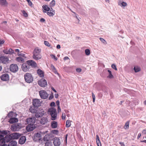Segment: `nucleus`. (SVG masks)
<instances>
[{
  "mask_svg": "<svg viewBox=\"0 0 146 146\" xmlns=\"http://www.w3.org/2000/svg\"><path fill=\"white\" fill-rule=\"evenodd\" d=\"M36 66V64L35 61L33 60H29L22 65L21 69L23 71L26 72L29 70L31 66L35 67Z\"/></svg>",
  "mask_w": 146,
  "mask_h": 146,
  "instance_id": "f257e3e1",
  "label": "nucleus"
},
{
  "mask_svg": "<svg viewBox=\"0 0 146 146\" xmlns=\"http://www.w3.org/2000/svg\"><path fill=\"white\" fill-rule=\"evenodd\" d=\"M41 50L36 47L35 48L33 52V58L35 60H38L41 59L42 56L40 54Z\"/></svg>",
  "mask_w": 146,
  "mask_h": 146,
  "instance_id": "f03ea898",
  "label": "nucleus"
},
{
  "mask_svg": "<svg viewBox=\"0 0 146 146\" xmlns=\"http://www.w3.org/2000/svg\"><path fill=\"white\" fill-rule=\"evenodd\" d=\"M48 113L50 115L52 120H54L56 119L57 116V113L56 110L55 108H49L48 110Z\"/></svg>",
  "mask_w": 146,
  "mask_h": 146,
  "instance_id": "7ed1b4c3",
  "label": "nucleus"
},
{
  "mask_svg": "<svg viewBox=\"0 0 146 146\" xmlns=\"http://www.w3.org/2000/svg\"><path fill=\"white\" fill-rule=\"evenodd\" d=\"M17 114L11 111L8 114V116L9 117H11L9 120V122L11 123H13L15 122H17L18 121V119L16 117H12L13 116H15Z\"/></svg>",
  "mask_w": 146,
  "mask_h": 146,
  "instance_id": "20e7f679",
  "label": "nucleus"
},
{
  "mask_svg": "<svg viewBox=\"0 0 146 146\" xmlns=\"http://www.w3.org/2000/svg\"><path fill=\"white\" fill-rule=\"evenodd\" d=\"M25 80L28 83L32 82L33 81V78L32 75L29 73H27L24 75Z\"/></svg>",
  "mask_w": 146,
  "mask_h": 146,
  "instance_id": "39448f33",
  "label": "nucleus"
},
{
  "mask_svg": "<svg viewBox=\"0 0 146 146\" xmlns=\"http://www.w3.org/2000/svg\"><path fill=\"white\" fill-rule=\"evenodd\" d=\"M40 97L43 99H46L48 96V94L44 90H40L39 92Z\"/></svg>",
  "mask_w": 146,
  "mask_h": 146,
  "instance_id": "423d86ee",
  "label": "nucleus"
},
{
  "mask_svg": "<svg viewBox=\"0 0 146 146\" xmlns=\"http://www.w3.org/2000/svg\"><path fill=\"white\" fill-rule=\"evenodd\" d=\"M10 69L11 71L15 73L18 71V67L16 64H13L10 66Z\"/></svg>",
  "mask_w": 146,
  "mask_h": 146,
  "instance_id": "0eeeda50",
  "label": "nucleus"
},
{
  "mask_svg": "<svg viewBox=\"0 0 146 146\" xmlns=\"http://www.w3.org/2000/svg\"><path fill=\"white\" fill-rule=\"evenodd\" d=\"M35 117H33L26 119V122L28 124H34L35 123Z\"/></svg>",
  "mask_w": 146,
  "mask_h": 146,
  "instance_id": "6e6552de",
  "label": "nucleus"
},
{
  "mask_svg": "<svg viewBox=\"0 0 146 146\" xmlns=\"http://www.w3.org/2000/svg\"><path fill=\"white\" fill-rule=\"evenodd\" d=\"M39 85L41 87H45L47 85L46 80L43 79H42L38 82Z\"/></svg>",
  "mask_w": 146,
  "mask_h": 146,
  "instance_id": "1a4fd4ad",
  "label": "nucleus"
},
{
  "mask_svg": "<svg viewBox=\"0 0 146 146\" xmlns=\"http://www.w3.org/2000/svg\"><path fill=\"white\" fill-rule=\"evenodd\" d=\"M33 104L35 107H38L40 106L41 102L38 99H34L33 101Z\"/></svg>",
  "mask_w": 146,
  "mask_h": 146,
  "instance_id": "9d476101",
  "label": "nucleus"
},
{
  "mask_svg": "<svg viewBox=\"0 0 146 146\" xmlns=\"http://www.w3.org/2000/svg\"><path fill=\"white\" fill-rule=\"evenodd\" d=\"M12 139H18L21 136L20 135L16 133H14L10 135Z\"/></svg>",
  "mask_w": 146,
  "mask_h": 146,
  "instance_id": "9b49d317",
  "label": "nucleus"
},
{
  "mask_svg": "<svg viewBox=\"0 0 146 146\" xmlns=\"http://www.w3.org/2000/svg\"><path fill=\"white\" fill-rule=\"evenodd\" d=\"M35 128V126L34 124H28L26 126V129L28 131H30L33 130Z\"/></svg>",
  "mask_w": 146,
  "mask_h": 146,
  "instance_id": "f8f14e48",
  "label": "nucleus"
},
{
  "mask_svg": "<svg viewBox=\"0 0 146 146\" xmlns=\"http://www.w3.org/2000/svg\"><path fill=\"white\" fill-rule=\"evenodd\" d=\"M12 139L10 135H7L4 137V139L1 141L2 142L8 143Z\"/></svg>",
  "mask_w": 146,
  "mask_h": 146,
  "instance_id": "ddd939ff",
  "label": "nucleus"
},
{
  "mask_svg": "<svg viewBox=\"0 0 146 146\" xmlns=\"http://www.w3.org/2000/svg\"><path fill=\"white\" fill-rule=\"evenodd\" d=\"M0 77L1 80L4 81H8L9 79V75L6 73L3 74Z\"/></svg>",
  "mask_w": 146,
  "mask_h": 146,
  "instance_id": "4468645a",
  "label": "nucleus"
},
{
  "mask_svg": "<svg viewBox=\"0 0 146 146\" xmlns=\"http://www.w3.org/2000/svg\"><path fill=\"white\" fill-rule=\"evenodd\" d=\"M8 60V58L7 57L2 56L0 57V63L6 64Z\"/></svg>",
  "mask_w": 146,
  "mask_h": 146,
  "instance_id": "2eb2a0df",
  "label": "nucleus"
},
{
  "mask_svg": "<svg viewBox=\"0 0 146 146\" xmlns=\"http://www.w3.org/2000/svg\"><path fill=\"white\" fill-rule=\"evenodd\" d=\"M53 143L54 146H59L60 144V139L57 137L54 138Z\"/></svg>",
  "mask_w": 146,
  "mask_h": 146,
  "instance_id": "dca6fc26",
  "label": "nucleus"
},
{
  "mask_svg": "<svg viewBox=\"0 0 146 146\" xmlns=\"http://www.w3.org/2000/svg\"><path fill=\"white\" fill-rule=\"evenodd\" d=\"M3 52L6 54H11L14 53V51L11 48L6 49L3 50Z\"/></svg>",
  "mask_w": 146,
  "mask_h": 146,
  "instance_id": "f3484780",
  "label": "nucleus"
},
{
  "mask_svg": "<svg viewBox=\"0 0 146 146\" xmlns=\"http://www.w3.org/2000/svg\"><path fill=\"white\" fill-rule=\"evenodd\" d=\"M41 137V135L40 133H37L35 134L33 137V140L35 141H37L40 139Z\"/></svg>",
  "mask_w": 146,
  "mask_h": 146,
  "instance_id": "a211bd4d",
  "label": "nucleus"
},
{
  "mask_svg": "<svg viewBox=\"0 0 146 146\" xmlns=\"http://www.w3.org/2000/svg\"><path fill=\"white\" fill-rule=\"evenodd\" d=\"M21 124H19L15 125V126H12L11 129L13 131H17L21 129Z\"/></svg>",
  "mask_w": 146,
  "mask_h": 146,
  "instance_id": "6ab92c4d",
  "label": "nucleus"
},
{
  "mask_svg": "<svg viewBox=\"0 0 146 146\" xmlns=\"http://www.w3.org/2000/svg\"><path fill=\"white\" fill-rule=\"evenodd\" d=\"M55 13L54 10H53L52 8H51L49 11H48L47 12V14L49 16H53L54 15Z\"/></svg>",
  "mask_w": 146,
  "mask_h": 146,
  "instance_id": "aec40b11",
  "label": "nucleus"
},
{
  "mask_svg": "<svg viewBox=\"0 0 146 146\" xmlns=\"http://www.w3.org/2000/svg\"><path fill=\"white\" fill-rule=\"evenodd\" d=\"M26 140V137L25 136H22L19 140V143L20 144H23L25 142Z\"/></svg>",
  "mask_w": 146,
  "mask_h": 146,
  "instance_id": "412c9836",
  "label": "nucleus"
},
{
  "mask_svg": "<svg viewBox=\"0 0 146 146\" xmlns=\"http://www.w3.org/2000/svg\"><path fill=\"white\" fill-rule=\"evenodd\" d=\"M48 121V119L46 117H43L41 118L40 122L42 124L44 125Z\"/></svg>",
  "mask_w": 146,
  "mask_h": 146,
  "instance_id": "4be33fe9",
  "label": "nucleus"
},
{
  "mask_svg": "<svg viewBox=\"0 0 146 146\" xmlns=\"http://www.w3.org/2000/svg\"><path fill=\"white\" fill-rule=\"evenodd\" d=\"M42 8L44 9L43 12L44 13H46V11H49L50 9L48 6L46 5H43Z\"/></svg>",
  "mask_w": 146,
  "mask_h": 146,
  "instance_id": "5701e85b",
  "label": "nucleus"
},
{
  "mask_svg": "<svg viewBox=\"0 0 146 146\" xmlns=\"http://www.w3.org/2000/svg\"><path fill=\"white\" fill-rule=\"evenodd\" d=\"M44 114V113L41 112H36L35 116L36 118H39L42 116Z\"/></svg>",
  "mask_w": 146,
  "mask_h": 146,
  "instance_id": "b1692460",
  "label": "nucleus"
},
{
  "mask_svg": "<svg viewBox=\"0 0 146 146\" xmlns=\"http://www.w3.org/2000/svg\"><path fill=\"white\" fill-rule=\"evenodd\" d=\"M57 123L55 121H52L51 123V126L53 128H56L57 127Z\"/></svg>",
  "mask_w": 146,
  "mask_h": 146,
  "instance_id": "393cba45",
  "label": "nucleus"
},
{
  "mask_svg": "<svg viewBox=\"0 0 146 146\" xmlns=\"http://www.w3.org/2000/svg\"><path fill=\"white\" fill-rule=\"evenodd\" d=\"M17 144V142L15 140H13L9 142L8 146H16Z\"/></svg>",
  "mask_w": 146,
  "mask_h": 146,
  "instance_id": "a878e982",
  "label": "nucleus"
},
{
  "mask_svg": "<svg viewBox=\"0 0 146 146\" xmlns=\"http://www.w3.org/2000/svg\"><path fill=\"white\" fill-rule=\"evenodd\" d=\"M38 74L41 77H43L44 76V73L41 70L39 69L37 70Z\"/></svg>",
  "mask_w": 146,
  "mask_h": 146,
  "instance_id": "bb28decb",
  "label": "nucleus"
},
{
  "mask_svg": "<svg viewBox=\"0 0 146 146\" xmlns=\"http://www.w3.org/2000/svg\"><path fill=\"white\" fill-rule=\"evenodd\" d=\"M0 4L2 6H7L8 3L6 0H0Z\"/></svg>",
  "mask_w": 146,
  "mask_h": 146,
  "instance_id": "cd10ccee",
  "label": "nucleus"
},
{
  "mask_svg": "<svg viewBox=\"0 0 146 146\" xmlns=\"http://www.w3.org/2000/svg\"><path fill=\"white\" fill-rule=\"evenodd\" d=\"M50 67H51V69L53 71V72L55 74H56L58 75L59 76V74L57 72V71L55 68L54 67V65L52 64H51V65Z\"/></svg>",
  "mask_w": 146,
  "mask_h": 146,
  "instance_id": "c85d7f7f",
  "label": "nucleus"
},
{
  "mask_svg": "<svg viewBox=\"0 0 146 146\" xmlns=\"http://www.w3.org/2000/svg\"><path fill=\"white\" fill-rule=\"evenodd\" d=\"M17 55L20 57H23L24 58H26V56L25 54L23 53L22 52L17 53Z\"/></svg>",
  "mask_w": 146,
  "mask_h": 146,
  "instance_id": "c756f323",
  "label": "nucleus"
},
{
  "mask_svg": "<svg viewBox=\"0 0 146 146\" xmlns=\"http://www.w3.org/2000/svg\"><path fill=\"white\" fill-rule=\"evenodd\" d=\"M129 121H127L124 126V128L125 129H128L129 128Z\"/></svg>",
  "mask_w": 146,
  "mask_h": 146,
  "instance_id": "7c9ffc66",
  "label": "nucleus"
},
{
  "mask_svg": "<svg viewBox=\"0 0 146 146\" xmlns=\"http://www.w3.org/2000/svg\"><path fill=\"white\" fill-rule=\"evenodd\" d=\"M16 60L19 62H23L24 61V59L21 57H18L16 58Z\"/></svg>",
  "mask_w": 146,
  "mask_h": 146,
  "instance_id": "2f4dec72",
  "label": "nucleus"
},
{
  "mask_svg": "<svg viewBox=\"0 0 146 146\" xmlns=\"http://www.w3.org/2000/svg\"><path fill=\"white\" fill-rule=\"evenodd\" d=\"M52 142L51 141H47L45 143V146H52Z\"/></svg>",
  "mask_w": 146,
  "mask_h": 146,
  "instance_id": "473e14b6",
  "label": "nucleus"
},
{
  "mask_svg": "<svg viewBox=\"0 0 146 146\" xmlns=\"http://www.w3.org/2000/svg\"><path fill=\"white\" fill-rule=\"evenodd\" d=\"M134 70L135 72H139L141 70L140 67L137 66L134 67Z\"/></svg>",
  "mask_w": 146,
  "mask_h": 146,
  "instance_id": "72a5a7b5",
  "label": "nucleus"
},
{
  "mask_svg": "<svg viewBox=\"0 0 146 146\" xmlns=\"http://www.w3.org/2000/svg\"><path fill=\"white\" fill-rule=\"evenodd\" d=\"M71 125V121L69 120H67L66 122V127H70Z\"/></svg>",
  "mask_w": 146,
  "mask_h": 146,
  "instance_id": "f704fd0d",
  "label": "nucleus"
},
{
  "mask_svg": "<svg viewBox=\"0 0 146 146\" xmlns=\"http://www.w3.org/2000/svg\"><path fill=\"white\" fill-rule=\"evenodd\" d=\"M108 71L109 74V75L107 77L108 78H113V76L111 74V72L109 70H108Z\"/></svg>",
  "mask_w": 146,
  "mask_h": 146,
  "instance_id": "c9c22d12",
  "label": "nucleus"
},
{
  "mask_svg": "<svg viewBox=\"0 0 146 146\" xmlns=\"http://www.w3.org/2000/svg\"><path fill=\"white\" fill-rule=\"evenodd\" d=\"M29 110L32 113H35L36 112V110L33 107H31Z\"/></svg>",
  "mask_w": 146,
  "mask_h": 146,
  "instance_id": "e433bc0d",
  "label": "nucleus"
},
{
  "mask_svg": "<svg viewBox=\"0 0 146 146\" xmlns=\"http://www.w3.org/2000/svg\"><path fill=\"white\" fill-rule=\"evenodd\" d=\"M55 5V1L54 0H52L50 3V7H53Z\"/></svg>",
  "mask_w": 146,
  "mask_h": 146,
  "instance_id": "4c0bfd02",
  "label": "nucleus"
},
{
  "mask_svg": "<svg viewBox=\"0 0 146 146\" xmlns=\"http://www.w3.org/2000/svg\"><path fill=\"white\" fill-rule=\"evenodd\" d=\"M120 4H121V6L123 7H125L127 5V3L124 1L122 2L121 3H119L118 4L119 5H120Z\"/></svg>",
  "mask_w": 146,
  "mask_h": 146,
  "instance_id": "58836bf2",
  "label": "nucleus"
},
{
  "mask_svg": "<svg viewBox=\"0 0 146 146\" xmlns=\"http://www.w3.org/2000/svg\"><path fill=\"white\" fill-rule=\"evenodd\" d=\"M85 52L86 55L88 56L90 54V50L89 49H86L85 50Z\"/></svg>",
  "mask_w": 146,
  "mask_h": 146,
  "instance_id": "ea45409f",
  "label": "nucleus"
},
{
  "mask_svg": "<svg viewBox=\"0 0 146 146\" xmlns=\"http://www.w3.org/2000/svg\"><path fill=\"white\" fill-rule=\"evenodd\" d=\"M100 40L104 44H107V42L103 38H99Z\"/></svg>",
  "mask_w": 146,
  "mask_h": 146,
  "instance_id": "a19ab883",
  "label": "nucleus"
},
{
  "mask_svg": "<svg viewBox=\"0 0 146 146\" xmlns=\"http://www.w3.org/2000/svg\"><path fill=\"white\" fill-rule=\"evenodd\" d=\"M1 134L4 136L5 135H6L7 134V131H3L1 132H0Z\"/></svg>",
  "mask_w": 146,
  "mask_h": 146,
  "instance_id": "79ce46f5",
  "label": "nucleus"
},
{
  "mask_svg": "<svg viewBox=\"0 0 146 146\" xmlns=\"http://www.w3.org/2000/svg\"><path fill=\"white\" fill-rule=\"evenodd\" d=\"M0 146H8L7 145L5 144V142H2L0 141Z\"/></svg>",
  "mask_w": 146,
  "mask_h": 146,
  "instance_id": "37998d69",
  "label": "nucleus"
},
{
  "mask_svg": "<svg viewBox=\"0 0 146 146\" xmlns=\"http://www.w3.org/2000/svg\"><path fill=\"white\" fill-rule=\"evenodd\" d=\"M44 139L47 141H48L50 139L49 135L48 134L44 136Z\"/></svg>",
  "mask_w": 146,
  "mask_h": 146,
  "instance_id": "c03bdc74",
  "label": "nucleus"
},
{
  "mask_svg": "<svg viewBox=\"0 0 146 146\" xmlns=\"http://www.w3.org/2000/svg\"><path fill=\"white\" fill-rule=\"evenodd\" d=\"M44 43L45 44V45H46V46H48V47L50 46V44L48 41H44Z\"/></svg>",
  "mask_w": 146,
  "mask_h": 146,
  "instance_id": "a18cd8bd",
  "label": "nucleus"
},
{
  "mask_svg": "<svg viewBox=\"0 0 146 146\" xmlns=\"http://www.w3.org/2000/svg\"><path fill=\"white\" fill-rule=\"evenodd\" d=\"M111 67L113 69H115L116 70H117V69L116 68V65L114 64H112L111 65Z\"/></svg>",
  "mask_w": 146,
  "mask_h": 146,
  "instance_id": "49530a36",
  "label": "nucleus"
},
{
  "mask_svg": "<svg viewBox=\"0 0 146 146\" xmlns=\"http://www.w3.org/2000/svg\"><path fill=\"white\" fill-rule=\"evenodd\" d=\"M4 135H2L0 133V141H1V140H3L4 138Z\"/></svg>",
  "mask_w": 146,
  "mask_h": 146,
  "instance_id": "de8ad7c7",
  "label": "nucleus"
},
{
  "mask_svg": "<svg viewBox=\"0 0 146 146\" xmlns=\"http://www.w3.org/2000/svg\"><path fill=\"white\" fill-rule=\"evenodd\" d=\"M51 56L52 58H54L56 60H57V58L54 55L52 54L51 55Z\"/></svg>",
  "mask_w": 146,
  "mask_h": 146,
  "instance_id": "09e8293b",
  "label": "nucleus"
},
{
  "mask_svg": "<svg viewBox=\"0 0 146 146\" xmlns=\"http://www.w3.org/2000/svg\"><path fill=\"white\" fill-rule=\"evenodd\" d=\"M52 133H53L54 134H57L58 133V131L57 130H52Z\"/></svg>",
  "mask_w": 146,
  "mask_h": 146,
  "instance_id": "8fccbe9b",
  "label": "nucleus"
},
{
  "mask_svg": "<svg viewBox=\"0 0 146 146\" xmlns=\"http://www.w3.org/2000/svg\"><path fill=\"white\" fill-rule=\"evenodd\" d=\"M54 97L53 94L52 93L49 97V99L50 100L52 99Z\"/></svg>",
  "mask_w": 146,
  "mask_h": 146,
  "instance_id": "3c124183",
  "label": "nucleus"
},
{
  "mask_svg": "<svg viewBox=\"0 0 146 146\" xmlns=\"http://www.w3.org/2000/svg\"><path fill=\"white\" fill-rule=\"evenodd\" d=\"M23 13L25 17H27L28 16V15L27 13L25 11H23Z\"/></svg>",
  "mask_w": 146,
  "mask_h": 146,
  "instance_id": "603ef678",
  "label": "nucleus"
},
{
  "mask_svg": "<svg viewBox=\"0 0 146 146\" xmlns=\"http://www.w3.org/2000/svg\"><path fill=\"white\" fill-rule=\"evenodd\" d=\"M5 41L3 40H0V46L4 43Z\"/></svg>",
  "mask_w": 146,
  "mask_h": 146,
  "instance_id": "864d4df0",
  "label": "nucleus"
},
{
  "mask_svg": "<svg viewBox=\"0 0 146 146\" xmlns=\"http://www.w3.org/2000/svg\"><path fill=\"white\" fill-rule=\"evenodd\" d=\"M30 6L32 5V3L30 0H26Z\"/></svg>",
  "mask_w": 146,
  "mask_h": 146,
  "instance_id": "5fc2aeb1",
  "label": "nucleus"
},
{
  "mask_svg": "<svg viewBox=\"0 0 146 146\" xmlns=\"http://www.w3.org/2000/svg\"><path fill=\"white\" fill-rule=\"evenodd\" d=\"M100 141V138L99 137V136L98 135H96V142H97V141Z\"/></svg>",
  "mask_w": 146,
  "mask_h": 146,
  "instance_id": "6e6d98bb",
  "label": "nucleus"
},
{
  "mask_svg": "<svg viewBox=\"0 0 146 146\" xmlns=\"http://www.w3.org/2000/svg\"><path fill=\"white\" fill-rule=\"evenodd\" d=\"M98 146H101V143L100 141H97L96 142Z\"/></svg>",
  "mask_w": 146,
  "mask_h": 146,
  "instance_id": "4d7b16f0",
  "label": "nucleus"
},
{
  "mask_svg": "<svg viewBox=\"0 0 146 146\" xmlns=\"http://www.w3.org/2000/svg\"><path fill=\"white\" fill-rule=\"evenodd\" d=\"M66 117L65 114V113H62V119H65Z\"/></svg>",
  "mask_w": 146,
  "mask_h": 146,
  "instance_id": "13d9d810",
  "label": "nucleus"
},
{
  "mask_svg": "<svg viewBox=\"0 0 146 146\" xmlns=\"http://www.w3.org/2000/svg\"><path fill=\"white\" fill-rule=\"evenodd\" d=\"M81 70V69L80 68H77L76 69V71L78 72H80Z\"/></svg>",
  "mask_w": 146,
  "mask_h": 146,
  "instance_id": "bf43d9fd",
  "label": "nucleus"
},
{
  "mask_svg": "<svg viewBox=\"0 0 146 146\" xmlns=\"http://www.w3.org/2000/svg\"><path fill=\"white\" fill-rule=\"evenodd\" d=\"M40 21L41 22L43 23L45 21V20L44 18H41L40 19Z\"/></svg>",
  "mask_w": 146,
  "mask_h": 146,
  "instance_id": "052dcab7",
  "label": "nucleus"
},
{
  "mask_svg": "<svg viewBox=\"0 0 146 146\" xmlns=\"http://www.w3.org/2000/svg\"><path fill=\"white\" fill-rule=\"evenodd\" d=\"M56 104L57 105V106H59L60 104V102L59 100H57L56 101Z\"/></svg>",
  "mask_w": 146,
  "mask_h": 146,
  "instance_id": "680f3d73",
  "label": "nucleus"
},
{
  "mask_svg": "<svg viewBox=\"0 0 146 146\" xmlns=\"http://www.w3.org/2000/svg\"><path fill=\"white\" fill-rule=\"evenodd\" d=\"M55 105V103L54 102H52L50 104V106H54Z\"/></svg>",
  "mask_w": 146,
  "mask_h": 146,
  "instance_id": "e2e57ef3",
  "label": "nucleus"
},
{
  "mask_svg": "<svg viewBox=\"0 0 146 146\" xmlns=\"http://www.w3.org/2000/svg\"><path fill=\"white\" fill-rule=\"evenodd\" d=\"M119 143L121 145V146H125V145H124V143L120 142Z\"/></svg>",
  "mask_w": 146,
  "mask_h": 146,
  "instance_id": "0e129e2a",
  "label": "nucleus"
},
{
  "mask_svg": "<svg viewBox=\"0 0 146 146\" xmlns=\"http://www.w3.org/2000/svg\"><path fill=\"white\" fill-rule=\"evenodd\" d=\"M61 109L60 108V106H58V112H59L60 111H61Z\"/></svg>",
  "mask_w": 146,
  "mask_h": 146,
  "instance_id": "69168bd1",
  "label": "nucleus"
},
{
  "mask_svg": "<svg viewBox=\"0 0 146 146\" xmlns=\"http://www.w3.org/2000/svg\"><path fill=\"white\" fill-rule=\"evenodd\" d=\"M142 133L144 134L146 133V129H144L142 131Z\"/></svg>",
  "mask_w": 146,
  "mask_h": 146,
  "instance_id": "338daca9",
  "label": "nucleus"
},
{
  "mask_svg": "<svg viewBox=\"0 0 146 146\" xmlns=\"http://www.w3.org/2000/svg\"><path fill=\"white\" fill-rule=\"evenodd\" d=\"M141 135L140 133L138 134V135L137 137V139H138L140 137Z\"/></svg>",
  "mask_w": 146,
  "mask_h": 146,
  "instance_id": "774afa93",
  "label": "nucleus"
}]
</instances>
